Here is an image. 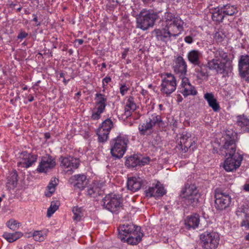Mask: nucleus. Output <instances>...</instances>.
Returning a JSON list of instances; mask_svg holds the SVG:
<instances>
[{
    "label": "nucleus",
    "mask_w": 249,
    "mask_h": 249,
    "mask_svg": "<svg viewBox=\"0 0 249 249\" xmlns=\"http://www.w3.org/2000/svg\"><path fill=\"white\" fill-rule=\"evenodd\" d=\"M165 193L166 191L164 187L158 181L155 184L145 190V196L148 197H159L163 196Z\"/></svg>",
    "instance_id": "f3484780"
},
{
    "label": "nucleus",
    "mask_w": 249,
    "mask_h": 249,
    "mask_svg": "<svg viewBox=\"0 0 249 249\" xmlns=\"http://www.w3.org/2000/svg\"><path fill=\"white\" fill-rule=\"evenodd\" d=\"M242 160V156L237 152L235 156L229 157L226 159L224 168L227 172L236 170L241 165Z\"/></svg>",
    "instance_id": "2eb2a0df"
},
{
    "label": "nucleus",
    "mask_w": 249,
    "mask_h": 249,
    "mask_svg": "<svg viewBox=\"0 0 249 249\" xmlns=\"http://www.w3.org/2000/svg\"><path fill=\"white\" fill-rule=\"evenodd\" d=\"M128 139L124 136L119 135L110 141V153L116 158L120 159L125 153Z\"/></svg>",
    "instance_id": "7ed1b4c3"
},
{
    "label": "nucleus",
    "mask_w": 249,
    "mask_h": 249,
    "mask_svg": "<svg viewBox=\"0 0 249 249\" xmlns=\"http://www.w3.org/2000/svg\"><path fill=\"white\" fill-rule=\"evenodd\" d=\"M128 89L129 88L125 84L120 85V92L122 96H124Z\"/></svg>",
    "instance_id": "3c124183"
},
{
    "label": "nucleus",
    "mask_w": 249,
    "mask_h": 249,
    "mask_svg": "<svg viewBox=\"0 0 249 249\" xmlns=\"http://www.w3.org/2000/svg\"><path fill=\"white\" fill-rule=\"evenodd\" d=\"M51 41L53 43V48H56L58 45L57 38L55 36H53L51 38Z\"/></svg>",
    "instance_id": "6e6d98bb"
},
{
    "label": "nucleus",
    "mask_w": 249,
    "mask_h": 249,
    "mask_svg": "<svg viewBox=\"0 0 249 249\" xmlns=\"http://www.w3.org/2000/svg\"><path fill=\"white\" fill-rule=\"evenodd\" d=\"M196 34L197 33L196 31H193L191 32L189 36L192 37V38L194 40V38L196 36Z\"/></svg>",
    "instance_id": "bf43d9fd"
},
{
    "label": "nucleus",
    "mask_w": 249,
    "mask_h": 249,
    "mask_svg": "<svg viewBox=\"0 0 249 249\" xmlns=\"http://www.w3.org/2000/svg\"><path fill=\"white\" fill-rule=\"evenodd\" d=\"M187 64L184 58L181 56L176 57L173 65L175 72L178 74L180 78L185 76L187 72Z\"/></svg>",
    "instance_id": "a211bd4d"
},
{
    "label": "nucleus",
    "mask_w": 249,
    "mask_h": 249,
    "mask_svg": "<svg viewBox=\"0 0 249 249\" xmlns=\"http://www.w3.org/2000/svg\"><path fill=\"white\" fill-rule=\"evenodd\" d=\"M70 182L73 184V186L81 190H83L88 184L87 177L84 175H77L71 177Z\"/></svg>",
    "instance_id": "5701e85b"
},
{
    "label": "nucleus",
    "mask_w": 249,
    "mask_h": 249,
    "mask_svg": "<svg viewBox=\"0 0 249 249\" xmlns=\"http://www.w3.org/2000/svg\"><path fill=\"white\" fill-rule=\"evenodd\" d=\"M220 7L225 17L227 16H232L237 12L236 8L233 5L226 4Z\"/></svg>",
    "instance_id": "e433bc0d"
},
{
    "label": "nucleus",
    "mask_w": 249,
    "mask_h": 249,
    "mask_svg": "<svg viewBox=\"0 0 249 249\" xmlns=\"http://www.w3.org/2000/svg\"><path fill=\"white\" fill-rule=\"evenodd\" d=\"M139 160V156L138 155H134L127 159L125 161V164L129 167H135L138 165Z\"/></svg>",
    "instance_id": "58836bf2"
},
{
    "label": "nucleus",
    "mask_w": 249,
    "mask_h": 249,
    "mask_svg": "<svg viewBox=\"0 0 249 249\" xmlns=\"http://www.w3.org/2000/svg\"><path fill=\"white\" fill-rule=\"evenodd\" d=\"M28 34L25 32H20L18 36V38L19 39H23V38L27 37Z\"/></svg>",
    "instance_id": "5fc2aeb1"
},
{
    "label": "nucleus",
    "mask_w": 249,
    "mask_h": 249,
    "mask_svg": "<svg viewBox=\"0 0 249 249\" xmlns=\"http://www.w3.org/2000/svg\"><path fill=\"white\" fill-rule=\"evenodd\" d=\"M60 166L66 170V172L69 175L73 172V170L77 169L80 165L79 159L71 156H61L59 159Z\"/></svg>",
    "instance_id": "9d476101"
},
{
    "label": "nucleus",
    "mask_w": 249,
    "mask_h": 249,
    "mask_svg": "<svg viewBox=\"0 0 249 249\" xmlns=\"http://www.w3.org/2000/svg\"><path fill=\"white\" fill-rule=\"evenodd\" d=\"M240 76L243 78L245 81L249 82V68L242 71L239 72Z\"/></svg>",
    "instance_id": "8fccbe9b"
},
{
    "label": "nucleus",
    "mask_w": 249,
    "mask_h": 249,
    "mask_svg": "<svg viewBox=\"0 0 249 249\" xmlns=\"http://www.w3.org/2000/svg\"><path fill=\"white\" fill-rule=\"evenodd\" d=\"M60 77H63H63H64V73H61L60 74Z\"/></svg>",
    "instance_id": "774afa93"
},
{
    "label": "nucleus",
    "mask_w": 249,
    "mask_h": 249,
    "mask_svg": "<svg viewBox=\"0 0 249 249\" xmlns=\"http://www.w3.org/2000/svg\"><path fill=\"white\" fill-rule=\"evenodd\" d=\"M33 21H35L36 22V25L37 26H39L40 25V23L39 22H38V20H37V17H35L34 18H33Z\"/></svg>",
    "instance_id": "680f3d73"
},
{
    "label": "nucleus",
    "mask_w": 249,
    "mask_h": 249,
    "mask_svg": "<svg viewBox=\"0 0 249 249\" xmlns=\"http://www.w3.org/2000/svg\"><path fill=\"white\" fill-rule=\"evenodd\" d=\"M88 195L93 198H96L102 194V191L96 185H93L88 189Z\"/></svg>",
    "instance_id": "c9c22d12"
},
{
    "label": "nucleus",
    "mask_w": 249,
    "mask_h": 249,
    "mask_svg": "<svg viewBox=\"0 0 249 249\" xmlns=\"http://www.w3.org/2000/svg\"><path fill=\"white\" fill-rule=\"evenodd\" d=\"M160 85L161 93L166 96H169L177 88V80L175 76L170 73H164L161 76Z\"/></svg>",
    "instance_id": "20e7f679"
},
{
    "label": "nucleus",
    "mask_w": 249,
    "mask_h": 249,
    "mask_svg": "<svg viewBox=\"0 0 249 249\" xmlns=\"http://www.w3.org/2000/svg\"><path fill=\"white\" fill-rule=\"evenodd\" d=\"M239 72L249 68V55H241L238 62Z\"/></svg>",
    "instance_id": "2f4dec72"
},
{
    "label": "nucleus",
    "mask_w": 249,
    "mask_h": 249,
    "mask_svg": "<svg viewBox=\"0 0 249 249\" xmlns=\"http://www.w3.org/2000/svg\"><path fill=\"white\" fill-rule=\"evenodd\" d=\"M94 106L91 111L90 119L92 120H98L101 114L106 110L107 105V96L105 94L97 93L95 94Z\"/></svg>",
    "instance_id": "0eeeda50"
},
{
    "label": "nucleus",
    "mask_w": 249,
    "mask_h": 249,
    "mask_svg": "<svg viewBox=\"0 0 249 249\" xmlns=\"http://www.w3.org/2000/svg\"><path fill=\"white\" fill-rule=\"evenodd\" d=\"M244 190L246 192H249V178L244 185Z\"/></svg>",
    "instance_id": "13d9d810"
},
{
    "label": "nucleus",
    "mask_w": 249,
    "mask_h": 249,
    "mask_svg": "<svg viewBox=\"0 0 249 249\" xmlns=\"http://www.w3.org/2000/svg\"><path fill=\"white\" fill-rule=\"evenodd\" d=\"M76 41L77 42H78V44H79V45H82V44L83 43V42H84L83 40V39H76Z\"/></svg>",
    "instance_id": "e2e57ef3"
},
{
    "label": "nucleus",
    "mask_w": 249,
    "mask_h": 249,
    "mask_svg": "<svg viewBox=\"0 0 249 249\" xmlns=\"http://www.w3.org/2000/svg\"><path fill=\"white\" fill-rule=\"evenodd\" d=\"M209 53L211 59L208 60L207 66L210 70L215 71L220 74L231 71L232 61L223 49L213 47L209 50Z\"/></svg>",
    "instance_id": "f257e3e1"
},
{
    "label": "nucleus",
    "mask_w": 249,
    "mask_h": 249,
    "mask_svg": "<svg viewBox=\"0 0 249 249\" xmlns=\"http://www.w3.org/2000/svg\"><path fill=\"white\" fill-rule=\"evenodd\" d=\"M145 182V181L140 178H128L127 181V189L132 192L138 191Z\"/></svg>",
    "instance_id": "4be33fe9"
},
{
    "label": "nucleus",
    "mask_w": 249,
    "mask_h": 249,
    "mask_svg": "<svg viewBox=\"0 0 249 249\" xmlns=\"http://www.w3.org/2000/svg\"><path fill=\"white\" fill-rule=\"evenodd\" d=\"M180 197L187 205L195 207L197 204L199 195L195 185L186 184L181 191Z\"/></svg>",
    "instance_id": "423d86ee"
},
{
    "label": "nucleus",
    "mask_w": 249,
    "mask_h": 249,
    "mask_svg": "<svg viewBox=\"0 0 249 249\" xmlns=\"http://www.w3.org/2000/svg\"><path fill=\"white\" fill-rule=\"evenodd\" d=\"M159 108L160 110H163V105L162 104L159 105Z\"/></svg>",
    "instance_id": "69168bd1"
},
{
    "label": "nucleus",
    "mask_w": 249,
    "mask_h": 249,
    "mask_svg": "<svg viewBox=\"0 0 249 249\" xmlns=\"http://www.w3.org/2000/svg\"><path fill=\"white\" fill-rule=\"evenodd\" d=\"M158 18L157 13L150 10L142 9L136 18V26L143 31L153 27Z\"/></svg>",
    "instance_id": "f03ea898"
},
{
    "label": "nucleus",
    "mask_w": 249,
    "mask_h": 249,
    "mask_svg": "<svg viewBox=\"0 0 249 249\" xmlns=\"http://www.w3.org/2000/svg\"><path fill=\"white\" fill-rule=\"evenodd\" d=\"M147 120L151 124L152 127L156 125H159L160 123L162 122L161 116L156 113L152 114Z\"/></svg>",
    "instance_id": "a19ab883"
},
{
    "label": "nucleus",
    "mask_w": 249,
    "mask_h": 249,
    "mask_svg": "<svg viewBox=\"0 0 249 249\" xmlns=\"http://www.w3.org/2000/svg\"><path fill=\"white\" fill-rule=\"evenodd\" d=\"M137 108V106L134 102V98L130 96L127 100L126 105L124 107V115L126 118L130 117L132 113Z\"/></svg>",
    "instance_id": "7c9ffc66"
},
{
    "label": "nucleus",
    "mask_w": 249,
    "mask_h": 249,
    "mask_svg": "<svg viewBox=\"0 0 249 249\" xmlns=\"http://www.w3.org/2000/svg\"><path fill=\"white\" fill-rule=\"evenodd\" d=\"M226 36L223 33L222 31L218 30L214 35V38L217 42H221Z\"/></svg>",
    "instance_id": "de8ad7c7"
},
{
    "label": "nucleus",
    "mask_w": 249,
    "mask_h": 249,
    "mask_svg": "<svg viewBox=\"0 0 249 249\" xmlns=\"http://www.w3.org/2000/svg\"><path fill=\"white\" fill-rule=\"evenodd\" d=\"M103 206L112 213L118 211L122 206V199L116 194H109L103 199Z\"/></svg>",
    "instance_id": "1a4fd4ad"
},
{
    "label": "nucleus",
    "mask_w": 249,
    "mask_h": 249,
    "mask_svg": "<svg viewBox=\"0 0 249 249\" xmlns=\"http://www.w3.org/2000/svg\"><path fill=\"white\" fill-rule=\"evenodd\" d=\"M199 221V215L197 213H193L186 217L185 220V225L188 230L195 229L198 227Z\"/></svg>",
    "instance_id": "bb28decb"
},
{
    "label": "nucleus",
    "mask_w": 249,
    "mask_h": 249,
    "mask_svg": "<svg viewBox=\"0 0 249 249\" xmlns=\"http://www.w3.org/2000/svg\"><path fill=\"white\" fill-rule=\"evenodd\" d=\"M109 132H106L103 128H98L96 134L98 136V140L100 142H104L107 141L108 138Z\"/></svg>",
    "instance_id": "4c0bfd02"
},
{
    "label": "nucleus",
    "mask_w": 249,
    "mask_h": 249,
    "mask_svg": "<svg viewBox=\"0 0 249 249\" xmlns=\"http://www.w3.org/2000/svg\"><path fill=\"white\" fill-rule=\"evenodd\" d=\"M247 229H249V228L248 227H245ZM246 239L247 240H249V234L246 236L245 237Z\"/></svg>",
    "instance_id": "338daca9"
},
{
    "label": "nucleus",
    "mask_w": 249,
    "mask_h": 249,
    "mask_svg": "<svg viewBox=\"0 0 249 249\" xmlns=\"http://www.w3.org/2000/svg\"><path fill=\"white\" fill-rule=\"evenodd\" d=\"M113 126V124L111 120L107 119L102 122L101 126L99 128H103L104 130H106V132H110Z\"/></svg>",
    "instance_id": "37998d69"
},
{
    "label": "nucleus",
    "mask_w": 249,
    "mask_h": 249,
    "mask_svg": "<svg viewBox=\"0 0 249 249\" xmlns=\"http://www.w3.org/2000/svg\"><path fill=\"white\" fill-rule=\"evenodd\" d=\"M160 141V138L158 136H156V139L151 141V143L152 146H155L156 145H158Z\"/></svg>",
    "instance_id": "864d4df0"
},
{
    "label": "nucleus",
    "mask_w": 249,
    "mask_h": 249,
    "mask_svg": "<svg viewBox=\"0 0 249 249\" xmlns=\"http://www.w3.org/2000/svg\"><path fill=\"white\" fill-rule=\"evenodd\" d=\"M111 80L110 77H106L102 80V87L103 88H105L106 86L109 83Z\"/></svg>",
    "instance_id": "603ef678"
},
{
    "label": "nucleus",
    "mask_w": 249,
    "mask_h": 249,
    "mask_svg": "<svg viewBox=\"0 0 249 249\" xmlns=\"http://www.w3.org/2000/svg\"><path fill=\"white\" fill-rule=\"evenodd\" d=\"M211 13L213 20L217 23L222 22L223 19L225 18L220 6L212 9Z\"/></svg>",
    "instance_id": "c85d7f7f"
},
{
    "label": "nucleus",
    "mask_w": 249,
    "mask_h": 249,
    "mask_svg": "<svg viewBox=\"0 0 249 249\" xmlns=\"http://www.w3.org/2000/svg\"><path fill=\"white\" fill-rule=\"evenodd\" d=\"M179 140L177 148L181 150L182 152L186 153L189 149L191 151H194L196 149V138L195 137L192 138L190 133H182Z\"/></svg>",
    "instance_id": "6e6552de"
},
{
    "label": "nucleus",
    "mask_w": 249,
    "mask_h": 249,
    "mask_svg": "<svg viewBox=\"0 0 249 249\" xmlns=\"http://www.w3.org/2000/svg\"><path fill=\"white\" fill-rule=\"evenodd\" d=\"M236 124L245 131L249 126V119L244 115H239L236 118Z\"/></svg>",
    "instance_id": "72a5a7b5"
},
{
    "label": "nucleus",
    "mask_w": 249,
    "mask_h": 249,
    "mask_svg": "<svg viewBox=\"0 0 249 249\" xmlns=\"http://www.w3.org/2000/svg\"><path fill=\"white\" fill-rule=\"evenodd\" d=\"M136 226L131 223H125L120 226L118 228V237L121 240H124L136 230Z\"/></svg>",
    "instance_id": "aec40b11"
},
{
    "label": "nucleus",
    "mask_w": 249,
    "mask_h": 249,
    "mask_svg": "<svg viewBox=\"0 0 249 249\" xmlns=\"http://www.w3.org/2000/svg\"><path fill=\"white\" fill-rule=\"evenodd\" d=\"M163 19L166 28L171 27L181 32L183 31L184 22L179 17H176L173 14L167 12L164 14Z\"/></svg>",
    "instance_id": "9b49d317"
},
{
    "label": "nucleus",
    "mask_w": 249,
    "mask_h": 249,
    "mask_svg": "<svg viewBox=\"0 0 249 249\" xmlns=\"http://www.w3.org/2000/svg\"><path fill=\"white\" fill-rule=\"evenodd\" d=\"M242 213L245 216V219L241 222V226L249 228V205L243 204L238 208L236 211L237 215L242 216Z\"/></svg>",
    "instance_id": "b1692460"
},
{
    "label": "nucleus",
    "mask_w": 249,
    "mask_h": 249,
    "mask_svg": "<svg viewBox=\"0 0 249 249\" xmlns=\"http://www.w3.org/2000/svg\"><path fill=\"white\" fill-rule=\"evenodd\" d=\"M155 33L158 40L166 42L170 40L172 37H176L182 32L171 27L166 28L165 27L162 30H156Z\"/></svg>",
    "instance_id": "4468645a"
},
{
    "label": "nucleus",
    "mask_w": 249,
    "mask_h": 249,
    "mask_svg": "<svg viewBox=\"0 0 249 249\" xmlns=\"http://www.w3.org/2000/svg\"><path fill=\"white\" fill-rule=\"evenodd\" d=\"M201 246L204 249H216L219 244L218 233L212 231H205L200 234Z\"/></svg>",
    "instance_id": "39448f33"
},
{
    "label": "nucleus",
    "mask_w": 249,
    "mask_h": 249,
    "mask_svg": "<svg viewBox=\"0 0 249 249\" xmlns=\"http://www.w3.org/2000/svg\"><path fill=\"white\" fill-rule=\"evenodd\" d=\"M184 41L188 44H191L193 42L194 39L189 36H187L184 38Z\"/></svg>",
    "instance_id": "4d7b16f0"
},
{
    "label": "nucleus",
    "mask_w": 249,
    "mask_h": 249,
    "mask_svg": "<svg viewBox=\"0 0 249 249\" xmlns=\"http://www.w3.org/2000/svg\"><path fill=\"white\" fill-rule=\"evenodd\" d=\"M195 66L196 67L195 71L197 78L201 80L207 79L208 77V71L206 66L201 63Z\"/></svg>",
    "instance_id": "c756f323"
},
{
    "label": "nucleus",
    "mask_w": 249,
    "mask_h": 249,
    "mask_svg": "<svg viewBox=\"0 0 249 249\" xmlns=\"http://www.w3.org/2000/svg\"><path fill=\"white\" fill-rule=\"evenodd\" d=\"M56 165L55 159L49 155L41 157V160L36 168V171L38 173H47L53 169Z\"/></svg>",
    "instance_id": "f8f14e48"
},
{
    "label": "nucleus",
    "mask_w": 249,
    "mask_h": 249,
    "mask_svg": "<svg viewBox=\"0 0 249 249\" xmlns=\"http://www.w3.org/2000/svg\"><path fill=\"white\" fill-rule=\"evenodd\" d=\"M225 142L222 148V151L225 153L226 156H235L237 153L235 152L236 145L233 137H231L229 134H226L225 137Z\"/></svg>",
    "instance_id": "dca6fc26"
},
{
    "label": "nucleus",
    "mask_w": 249,
    "mask_h": 249,
    "mask_svg": "<svg viewBox=\"0 0 249 249\" xmlns=\"http://www.w3.org/2000/svg\"><path fill=\"white\" fill-rule=\"evenodd\" d=\"M34 100V97L32 95H30L28 97V101L31 102Z\"/></svg>",
    "instance_id": "0e129e2a"
},
{
    "label": "nucleus",
    "mask_w": 249,
    "mask_h": 249,
    "mask_svg": "<svg viewBox=\"0 0 249 249\" xmlns=\"http://www.w3.org/2000/svg\"><path fill=\"white\" fill-rule=\"evenodd\" d=\"M204 99L207 101L210 107H211L213 111L218 112L220 110V106L214 98L212 93H206L204 95Z\"/></svg>",
    "instance_id": "cd10ccee"
},
{
    "label": "nucleus",
    "mask_w": 249,
    "mask_h": 249,
    "mask_svg": "<svg viewBox=\"0 0 249 249\" xmlns=\"http://www.w3.org/2000/svg\"><path fill=\"white\" fill-rule=\"evenodd\" d=\"M215 207L216 209L222 210L228 207L231 203V196L227 194L216 189L215 193Z\"/></svg>",
    "instance_id": "ddd939ff"
},
{
    "label": "nucleus",
    "mask_w": 249,
    "mask_h": 249,
    "mask_svg": "<svg viewBox=\"0 0 249 249\" xmlns=\"http://www.w3.org/2000/svg\"><path fill=\"white\" fill-rule=\"evenodd\" d=\"M181 79V93L182 95L187 97L189 95H195L197 92L195 89V87L192 86L188 78L186 76L180 78Z\"/></svg>",
    "instance_id": "6ab92c4d"
},
{
    "label": "nucleus",
    "mask_w": 249,
    "mask_h": 249,
    "mask_svg": "<svg viewBox=\"0 0 249 249\" xmlns=\"http://www.w3.org/2000/svg\"><path fill=\"white\" fill-rule=\"evenodd\" d=\"M139 161L138 165L144 166L149 163L150 161V158L148 157H141V156H139Z\"/></svg>",
    "instance_id": "09e8293b"
},
{
    "label": "nucleus",
    "mask_w": 249,
    "mask_h": 249,
    "mask_svg": "<svg viewBox=\"0 0 249 249\" xmlns=\"http://www.w3.org/2000/svg\"><path fill=\"white\" fill-rule=\"evenodd\" d=\"M152 128L151 124L146 120L143 123L140 124L139 126V130L140 134L142 135H144L146 134V132L148 130H151Z\"/></svg>",
    "instance_id": "79ce46f5"
},
{
    "label": "nucleus",
    "mask_w": 249,
    "mask_h": 249,
    "mask_svg": "<svg viewBox=\"0 0 249 249\" xmlns=\"http://www.w3.org/2000/svg\"><path fill=\"white\" fill-rule=\"evenodd\" d=\"M73 213V219L74 220L80 221L83 214L82 212V209L78 207H74L72 209Z\"/></svg>",
    "instance_id": "c03bdc74"
},
{
    "label": "nucleus",
    "mask_w": 249,
    "mask_h": 249,
    "mask_svg": "<svg viewBox=\"0 0 249 249\" xmlns=\"http://www.w3.org/2000/svg\"><path fill=\"white\" fill-rule=\"evenodd\" d=\"M58 205L54 202H52L50 207L48 209L47 216L50 217L57 209Z\"/></svg>",
    "instance_id": "49530a36"
},
{
    "label": "nucleus",
    "mask_w": 249,
    "mask_h": 249,
    "mask_svg": "<svg viewBox=\"0 0 249 249\" xmlns=\"http://www.w3.org/2000/svg\"><path fill=\"white\" fill-rule=\"evenodd\" d=\"M143 233L141 231V228L136 227V230L128 235L127 237H125L124 240H121L122 242L127 243L131 245H136L142 240Z\"/></svg>",
    "instance_id": "412c9836"
},
{
    "label": "nucleus",
    "mask_w": 249,
    "mask_h": 249,
    "mask_svg": "<svg viewBox=\"0 0 249 249\" xmlns=\"http://www.w3.org/2000/svg\"><path fill=\"white\" fill-rule=\"evenodd\" d=\"M22 161L18 162V167L28 168L31 166L37 160V155L26 153L24 154Z\"/></svg>",
    "instance_id": "a878e982"
},
{
    "label": "nucleus",
    "mask_w": 249,
    "mask_h": 249,
    "mask_svg": "<svg viewBox=\"0 0 249 249\" xmlns=\"http://www.w3.org/2000/svg\"><path fill=\"white\" fill-rule=\"evenodd\" d=\"M23 236V233L19 231L14 233L4 232L3 237L9 242L12 243Z\"/></svg>",
    "instance_id": "473e14b6"
},
{
    "label": "nucleus",
    "mask_w": 249,
    "mask_h": 249,
    "mask_svg": "<svg viewBox=\"0 0 249 249\" xmlns=\"http://www.w3.org/2000/svg\"><path fill=\"white\" fill-rule=\"evenodd\" d=\"M20 225V223L14 219L10 220L7 223V226L13 231L18 230L19 227Z\"/></svg>",
    "instance_id": "a18cd8bd"
},
{
    "label": "nucleus",
    "mask_w": 249,
    "mask_h": 249,
    "mask_svg": "<svg viewBox=\"0 0 249 249\" xmlns=\"http://www.w3.org/2000/svg\"><path fill=\"white\" fill-rule=\"evenodd\" d=\"M47 231H36L33 233V237L35 240L38 242L44 241L47 237Z\"/></svg>",
    "instance_id": "ea45409f"
},
{
    "label": "nucleus",
    "mask_w": 249,
    "mask_h": 249,
    "mask_svg": "<svg viewBox=\"0 0 249 249\" xmlns=\"http://www.w3.org/2000/svg\"><path fill=\"white\" fill-rule=\"evenodd\" d=\"M188 61L194 66L201 63L202 53L198 50H192L187 55Z\"/></svg>",
    "instance_id": "393cba45"
},
{
    "label": "nucleus",
    "mask_w": 249,
    "mask_h": 249,
    "mask_svg": "<svg viewBox=\"0 0 249 249\" xmlns=\"http://www.w3.org/2000/svg\"><path fill=\"white\" fill-rule=\"evenodd\" d=\"M58 180L56 178H52L47 186V191L45 192V195L47 197H50L55 192V187L57 185Z\"/></svg>",
    "instance_id": "f704fd0d"
},
{
    "label": "nucleus",
    "mask_w": 249,
    "mask_h": 249,
    "mask_svg": "<svg viewBox=\"0 0 249 249\" xmlns=\"http://www.w3.org/2000/svg\"><path fill=\"white\" fill-rule=\"evenodd\" d=\"M127 50H125L124 52L122 53V58L123 59H125L126 55H127Z\"/></svg>",
    "instance_id": "052dcab7"
}]
</instances>
